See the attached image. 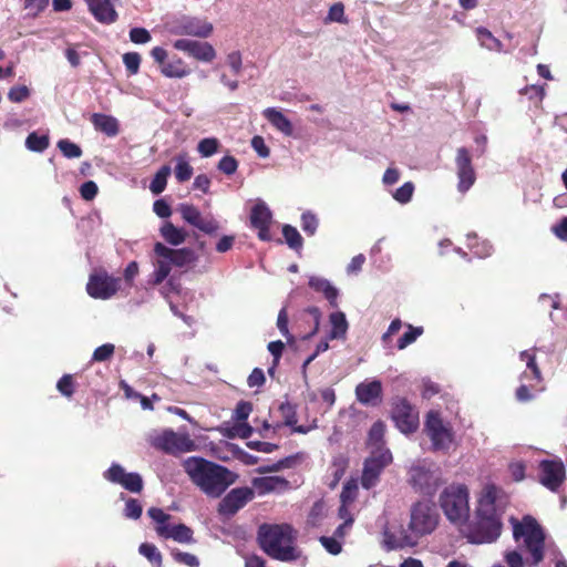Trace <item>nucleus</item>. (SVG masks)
<instances>
[{
    "label": "nucleus",
    "mask_w": 567,
    "mask_h": 567,
    "mask_svg": "<svg viewBox=\"0 0 567 567\" xmlns=\"http://www.w3.org/2000/svg\"><path fill=\"white\" fill-rule=\"evenodd\" d=\"M513 537L518 549L508 550L504 559L508 567L538 566L545 556V532L539 523L530 515L522 520L512 518Z\"/></svg>",
    "instance_id": "1"
},
{
    "label": "nucleus",
    "mask_w": 567,
    "mask_h": 567,
    "mask_svg": "<svg viewBox=\"0 0 567 567\" xmlns=\"http://www.w3.org/2000/svg\"><path fill=\"white\" fill-rule=\"evenodd\" d=\"M183 467L190 481L209 497H219L236 477L225 466L203 457L190 456L183 462Z\"/></svg>",
    "instance_id": "2"
},
{
    "label": "nucleus",
    "mask_w": 567,
    "mask_h": 567,
    "mask_svg": "<svg viewBox=\"0 0 567 567\" xmlns=\"http://www.w3.org/2000/svg\"><path fill=\"white\" fill-rule=\"evenodd\" d=\"M497 489L494 485L484 487L476 507V522L468 526L466 538L472 544H491L502 532V522L496 507Z\"/></svg>",
    "instance_id": "3"
},
{
    "label": "nucleus",
    "mask_w": 567,
    "mask_h": 567,
    "mask_svg": "<svg viewBox=\"0 0 567 567\" xmlns=\"http://www.w3.org/2000/svg\"><path fill=\"white\" fill-rule=\"evenodd\" d=\"M260 548L272 559L291 563L301 559L302 551L296 546L295 530L287 524L261 525L258 530Z\"/></svg>",
    "instance_id": "4"
},
{
    "label": "nucleus",
    "mask_w": 567,
    "mask_h": 567,
    "mask_svg": "<svg viewBox=\"0 0 567 567\" xmlns=\"http://www.w3.org/2000/svg\"><path fill=\"white\" fill-rule=\"evenodd\" d=\"M440 506L453 524H463L470 517L468 489L463 484H452L440 495Z\"/></svg>",
    "instance_id": "5"
},
{
    "label": "nucleus",
    "mask_w": 567,
    "mask_h": 567,
    "mask_svg": "<svg viewBox=\"0 0 567 567\" xmlns=\"http://www.w3.org/2000/svg\"><path fill=\"white\" fill-rule=\"evenodd\" d=\"M424 432L431 441L434 452H449L454 445L455 433L452 424L441 417L436 411H430L424 422Z\"/></svg>",
    "instance_id": "6"
},
{
    "label": "nucleus",
    "mask_w": 567,
    "mask_h": 567,
    "mask_svg": "<svg viewBox=\"0 0 567 567\" xmlns=\"http://www.w3.org/2000/svg\"><path fill=\"white\" fill-rule=\"evenodd\" d=\"M147 514L156 524L155 530L161 538L173 539L181 544L194 543L193 530L182 523L172 524L171 515L162 508L151 507Z\"/></svg>",
    "instance_id": "7"
},
{
    "label": "nucleus",
    "mask_w": 567,
    "mask_h": 567,
    "mask_svg": "<svg viewBox=\"0 0 567 567\" xmlns=\"http://www.w3.org/2000/svg\"><path fill=\"white\" fill-rule=\"evenodd\" d=\"M409 474L413 487L427 496L433 495L441 483L439 468L425 461L413 464Z\"/></svg>",
    "instance_id": "8"
},
{
    "label": "nucleus",
    "mask_w": 567,
    "mask_h": 567,
    "mask_svg": "<svg viewBox=\"0 0 567 567\" xmlns=\"http://www.w3.org/2000/svg\"><path fill=\"white\" fill-rule=\"evenodd\" d=\"M213 24L205 19L183 16L167 24V30L174 35H190L208 38L213 32Z\"/></svg>",
    "instance_id": "9"
},
{
    "label": "nucleus",
    "mask_w": 567,
    "mask_h": 567,
    "mask_svg": "<svg viewBox=\"0 0 567 567\" xmlns=\"http://www.w3.org/2000/svg\"><path fill=\"white\" fill-rule=\"evenodd\" d=\"M152 444L156 449L173 455L192 452L196 447L195 442L187 433H176L172 430H166L155 436Z\"/></svg>",
    "instance_id": "10"
},
{
    "label": "nucleus",
    "mask_w": 567,
    "mask_h": 567,
    "mask_svg": "<svg viewBox=\"0 0 567 567\" xmlns=\"http://www.w3.org/2000/svg\"><path fill=\"white\" fill-rule=\"evenodd\" d=\"M120 285L121 278L110 276L105 271H95L89 278L86 291L94 299L106 300L117 292Z\"/></svg>",
    "instance_id": "11"
},
{
    "label": "nucleus",
    "mask_w": 567,
    "mask_h": 567,
    "mask_svg": "<svg viewBox=\"0 0 567 567\" xmlns=\"http://www.w3.org/2000/svg\"><path fill=\"white\" fill-rule=\"evenodd\" d=\"M392 461L390 450H382L372 452L371 456L364 462L363 472L361 476V485L365 489L374 487L383 468Z\"/></svg>",
    "instance_id": "12"
},
{
    "label": "nucleus",
    "mask_w": 567,
    "mask_h": 567,
    "mask_svg": "<svg viewBox=\"0 0 567 567\" xmlns=\"http://www.w3.org/2000/svg\"><path fill=\"white\" fill-rule=\"evenodd\" d=\"M103 478L112 484L122 486L131 493H141L144 486L142 476L136 472H126L118 463H112L104 471Z\"/></svg>",
    "instance_id": "13"
},
{
    "label": "nucleus",
    "mask_w": 567,
    "mask_h": 567,
    "mask_svg": "<svg viewBox=\"0 0 567 567\" xmlns=\"http://www.w3.org/2000/svg\"><path fill=\"white\" fill-rule=\"evenodd\" d=\"M437 525V516L425 503H417L412 507L410 529L417 536L432 533Z\"/></svg>",
    "instance_id": "14"
},
{
    "label": "nucleus",
    "mask_w": 567,
    "mask_h": 567,
    "mask_svg": "<svg viewBox=\"0 0 567 567\" xmlns=\"http://www.w3.org/2000/svg\"><path fill=\"white\" fill-rule=\"evenodd\" d=\"M539 483L551 492H557L566 478L564 463L559 458L543 460L538 466Z\"/></svg>",
    "instance_id": "15"
},
{
    "label": "nucleus",
    "mask_w": 567,
    "mask_h": 567,
    "mask_svg": "<svg viewBox=\"0 0 567 567\" xmlns=\"http://www.w3.org/2000/svg\"><path fill=\"white\" fill-rule=\"evenodd\" d=\"M392 420L400 432L404 434L415 432L419 425L417 414L404 399H400L394 403L392 409Z\"/></svg>",
    "instance_id": "16"
},
{
    "label": "nucleus",
    "mask_w": 567,
    "mask_h": 567,
    "mask_svg": "<svg viewBox=\"0 0 567 567\" xmlns=\"http://www.w3.org/2000/svg\"><path fill=\"white\" fill-rule=\"evenodd\" d=\"M252 498L254 489L250 487L234 488L220 501L218 513L224 516H233Z\"/></svg>",
    "instance_id": "17"
},
{
    "label": "nucleus",
    "mask_w": 567,
    "mask_h": 567,
    "mask_svg": "<svg viewBox=\"0 0 567 567\" xmlns=\"http://www.w3.org/2000/svg\"><path fill=\"white\" fill-rule=\"evenodd\" d=\"M173 47L200 62H212L216 58L214 47L208 42H200L190 39H178Z\"/></svg>",
    "instance_id": "18"
},
{
    "label": "nucleus",
    "mask_w": 567,
    "mask_h": 567,
    "mask_svg": "<svg viewBox=\"0 0 567 567\" xmlns=\"http://www.w3.org/2000/svg\"><path fill=\"white\" fill-rule=\"evenodd\" d=\"M154 252L156 255L154 271L152 272L148 282L153 286H157L168 277L174 264L169 255L171 248L164 244L156 243L154 246Z\"/></svg>",
    "instance_id": "19"
},
{
    "label": "nucleus",
    "mask_w": 567,
    "mask_h": 567,
    "mask_svg": "<svg viewBox=\"0 0 567 567\" xmlns=\"http://www.w3.org/2000/svg\"><path fill=\"white\" fill-rule=\"evenodd\" d=\"M455 164L458 177L457 189L464 194L474 185L476 179L467 148L460 147L457 150Z\"/></svg>",
    "instance_id": "20"
},
{
    "label": "nucleus",
    "mask_w": 567,
    "mask_h": 567,
    "mask_svg": "<svg viewBox=\"0 0 567 567\" xmlns=\"http://www.w3.org/2000/svg\"><path fill=\"white\" fill-rule=\"evenodd\" d=\"M272 214L265 202H257L251 208L250 223L251 226L258 229V237L262 241L271 239L269 226L271 223Z\"/></svg>",
    "instance_id": "21"
},
{
    "label": "nucleus",
    "mask_w": 567,
    "mask_h": 567,
    "mask_svg": "<svg viewBox=\"0 0 567 567\" xmlns=\"http://www.w3.org/2000/svg\"><path fill=\"white\" fill-rule=\"evenodd\" d=\"M357 400L363 405H378L382 396V383L379 380L361 382L355 386Z\"/></svg>",
    "instance_id": "22"
},
{
    "label": "nucleus",
    "mask_w": 567,
    "mask_h": 567,
    "mask_svg": "<svg viewBox=\"0 0 567 567\" xmlns=\"http://www.w3.org/2000/svg\"><path fill=\"white\" fill-rule=\"evenodd\" d=\"M115 1L116 0H85L92 16L104 24H111L117 19V13L114 9Z\"/></svg>",
    "instance_id": "23"
},
{
    "label": "nucleus",
    "mask_w": 567,
    "mask_h": 567,
    "mask_svg": "<svg viewBox=\"0 0 567 567\" xmlns=\"http://www.w3.org/2000/svg\"><path fill=\"white\" fill-rule=\"evenodd\" d=\"M254 492L259 495H266L271 492H279L287 489L289 482L281 476H260L254 477L251 481Z\"/></svg>",
    "instance_id": "24"
},
{
    "label": "nucleus",
    "mask_w": 567,
    "mask_h": 567,
    "mask_svg": "<svg viewBox=\"0 0 567 567\" xmlns=\"http://www.w3.org/2000/svg\"><path fill=\"white\" fill-rule=\"evenodd\" d=\"M309 287L321 292L332 308H338L339 290L328 279L319 276H310Z\"/></svg>",
    "instance_id": "25"
},
{
    "label": "nucleus",
    "mask_w": 567,
    "mask_h": 567,
    "mask_svg": "<svg viewBox=\"0 0 567 567\" xmlns=\"http://www.w3.org/2000/svg\"><path fill=\"white\" fill-rule=\"evenodd\" d=\"M415 544L416 540H414L404 530H400L399 535L391 532L389 527H385L383 530V547L388 551L401 549L404 547H413Z\"/></svg>",
    "instance_id": "26"
},
{
    "label": "nucleus",
    "mask_w": 567,
    "mask_h": 567,
    "mask_svg": "<svg viewBox=\"0 0 567 567\" xmlns=\"http://www.w3.org/2000/svg\"><path fill=\"white\" fill-rule=\"evenodd\" d=\"M264 117L285 136L293 134V126L291 121L276 107H267L262 111Z\"/></svg>",
    "instance_id": "27"
},
{
    "label": "nucleus",
    "mask_w": 567,
    "mask_h": 567,
    "mask_svg": "<svg viewBox=\"0 0 567 567\" xmlns=\"http://www.w3.org/2000/svg\"><path fill=\"white\" fill-rule=\"evenodd\" d=\"M91 122L95 130L104 133L109 137H114L120 132L118 121L114 116L94 113L91 117Z\"/></svg>",
    "instance_id": "28"
},
{
    "label": "nucleus",
    "mask_w": 567,
    "mask_h": 567,
    "mask_svg": "<svg viewBox=\"0 0 567 567\" xmlns=\"http://www.w3.org/2000/svg\"><path fill=\"white\" fill-rule=\"evenodd\" d=\"M329 322L331 326L330 332L328 334L329 340L334 339H346L349 323L346 318V315L342 311H334L329 316Z\"/></svg>",
    "instance_id": "29"
},
{
    "label": "nucleus",
    "mask_w": 567,
    "mask_h": 567,
    "mask_svg": "<svg viewBox=\"0 0 567 567\" xmlns=\"http://www.w3.org/2000/svg\"><path fill=\"white\" fill-rule=\"evenodd\" d=\"M161 73L169 79H183L190 74V69L178 56H174L161 66Z\"/></svg>",
    "instance_id": "30"
},
{
    "label": "nucleus",
    "mask_w": 567,
    "mask_h": 567,
    "mask_svg": "<svg viewBox=\"0 0 567 567\" xmlns=\"http://www.w3.org/2000/svg\"><path fill=\"white\" fill-rule=\"evenodd\" d=\"M384 434H385V424L382 421H377L372 424L369 434H368V445L372 452H379L382 450H388L384 446Z\"/></svg>",
    "instance_id": "31"
},
{
    "label": "nucleus",
    "mask_w": 567,
    "mask_h": 567,
    "mask_svg": "<svg viewBox=\"0 0 567 567\" xmlns=\"http://www.w3.org/2000/svg\"><path fill=\"white\" fill-rule=\"evenodd\" d=\"M467 247L477 258H487L494 251L493 245L486 239L480 240L475 233L467 235Z\"/></svg>",
    "instance_id": "32"
},
{
    "label": "nucleus",
    "mask_w": 567,
    "mask_h": 567,
    "mask_svg": "<svg viewBox=\"0 0 567 567\" xmlns=\"http://www.w3.org/2000/svg\"><path fill=\"white\" fill-rule=\"evenodd\" d=\"M519 359L526 363L527 370L530 371V373L527 371L523 372L520 378L523 380H534L536 382H540L542 372L536 363L535 353L530 350H524L519 353Z\"/></svg>",
    "instance_id": "33"
},
{
    "label": "nucleus",
    "mask_w": 567,
    "mask_h": 567,
    "mask_svg": "<svg viewBox=\"0 0 567 567\" xmlns=\"http://www.w3.org/2000/svg\"><path fill=\"white\" fill-rule=\"evenodd\" d=\"M159 231L162 237L173 246H178L186 239V231L174 226L171 221H165Z\"/></svg>",
    "instance_id": "34"
},
{
    "label": "nucleus",
    "mask_w": 567,
    "mask_h": 567,
    "mask_svg": "<svg viewBox=\"0 0 567 567\" xmlns=\"http://www.w3.org/2000/svg\"><path fill=\"white\" fill-rule=\"evenodd\" d=\"M476 37L481 44V47L495 52L503 51V44L502 42L496 39L492 32L483 27H480L476 29Z\"/></svg>",
    "instance_id": "35"
},
{
    "label": "nucleus",
    "mask_w": 567,
    "mask_h": 567,
    "mask_svg": "<svg viewBox=\"0 0 567 567\" xmlns=\"http://www.w3.org/2000/svg\"><path fill=\"white\" fill-rule=\"evenodd\" d=\"M175 267H186L196 261L197 256L190 248L172 249L169 252Z\"/></svg>",
    "instance_id": "36"
},
{
    "label": "nucleus",
    "mask_w": 567,
    "mask_h": 567,
    "mask_svg": "<svg viewBox=\"0 0 567 567\" xmlns=\"http://www.w3.org/2000/svg\"><path fill=\"white\" fill-rule=\"evenodd\" d=\"M50 144L48 134H39L38 132H31L25 138V147L35 153L44 152Z\"/></svg>",
    "instance_id": "37"
},
{
    "label": "nucleus",
    "mask_w": 567,
    "mask_h": 567,
    "mask_svg": "<svg viewBox=\"0 0 567 567\" xmlns=\"http://www.w3.org/2000/svg\"><path fill=\"white\" fill-rule=\"evenodd\" d=\"M171 172L172 169L168 165H164L157 171L150 184V189L154 195H159L164 192Z\"/></svg>",
    "instance_id": "38"
},
{
    "label": "nucleus",
    "mask_w": 567,
    "mask_h": 567,
    "mask_svg": "<svg viewBox=\"0 0 567 567\" xmlns=\"http://www.w3.org/2000/svg\"><path fill=\"white\" fill-rule=\"evenodd\" d=\"M175 177L179 183L188 181L193 175V167L188 163L185 155H177L175 157Z\"/></svg>",
    "instance_id": "39"
},
{
    "label": "nucleus",
    "mask_w": 567,
    "mask_h": 567,
    "mask_svg": "<svg viewBox=\"0 0 567 567\" xmlns=\"http://www.w3.org/2000/svg\"><path fill=\"white\" fill-rule=\"evenodd\" d=\"M406 328L408 330L398 340L396 348L399 350H404L410 344L414 343L424 331L422 327H414L412 324H406Z\"/></svg>",
    "instance_id": "40"
},
{
    "label": "nucleus",
    "mask_w": 567,
    "mask_h": 567,
    "mask_svg": "<svg viewBox=\"0 0 567 567\" xmlns=\"http://www.w3.org/2000/svg\"><path fill=\"white\" fill-rule=\"evenodd\" d=\"M282 235L285 237L287 245L291 249L299 250L302 248L303 239L296 227L291 225H285L282 227Z\"/></svg>",
    "instance_id": "41"
},
{
    "label": "nucleus",
    "mask_w": 567,
    "mask_h": 567,
    "mask_svg": "<svg viewBox=\"0 0 567 567\" xmlns=\"http://www.w3.org/2000/svg\"><path fill=\"white\" fill-rule=\"evenodd\" d=\"M138 551L155 567H159L162 565V555L154 544L143 543L140 545Z\"/></svg>",
    "instance_id": "42"
},
{
    "label": "nucleus",
    "mask_w": 567,
    "mask_h": 567,
    "mask_svg": "<svg viewBox=\"0 0 567 567\" xmlns=\"http://www.w3.org/2000/svg\"><path fill=\"white\" fill-rule=\"evenodd\" d=\"M178 210L186 223L194 227L198 225L202 214L194 205L181 204Z\"/></svg>",
    "instance_id": "43"
},
{
    "label": "nucleus",
    "mask_w": 567,
    "mask_h": 567,
    "mask_svg": "<svg viewBox=\"0 0 567 567\" xmlns=\"http://www.w3.org/2000/svg\"><path fill=\"white\" fill-rule=\"evenodd\" d=\"M56 146L66 158H79L82 156L81 147L68 138L60 140Z\"/></svg>",
    "instance_id": "44"
},
{
    "label": "nucleus",
    "mask_w": 567,
    "mask_h": 567,
    "mask_svg": "<svg viewBox=\"0 0 567 567\" xmlns=\"http://www.w3.org/2000/svg\"><path fill=\"white\" fill-rule=\"evenodd\" d=\"M319 219L316 214L310 210L301 215V228L308 236H313L317 233Z\"/></svg>",
    "instance_id": "45"
},
{
    "label": "nucleus",
    "mask_w": 567,
    "mask_h": 567,
    "mask_svg": "<svg viewBox=\"0 0 567 567\" xmlns=\"http://www.w3.org/2000/svg\"><path fill=\"white\" fill-rule=\"evenodd\" d=\"M114 352L115 346L113 343H104L93 351L91 363L109 361Z\"/></svg>",
    "instance_id": "46"
},
{
    "label": "nucleus",
    "mask_w": 567,
    "mask_h": 567,
    "mask_svg": "<svg viewBox=\"0 0 567 567\" xmlns=\"http://www.w3.org/2000/svg\"><path fill=\"white\" fill-rule=\"evenodd\" d=\"M219 147V141L216 137H206L199 141L197 151L203 157H210Z\"/></svg>",
    "instance_id": "47"
},
{
    "label": "nucleus",
    "mask_w": 567,
    "mask_h": 567,
    "mask_svg": "<svg viewBox=\"0 0 567 567\" xmlns=\"http://www.w3.org/2000/svg\"><path fill=\"white\" fill-rule=\"evenodd\" d=\"M279 411L284 417L286 426H295L297 424V410L289 401H285L279 405Z\"/></svg>",
    "instance_id": "48"
},
{
    "label": "nucleus",
    "mask_w": 567,
    "mask_h": 567,
    "mask_svg": "<svg viewBox=\"0 0 567 567\" xmlns=\"http://www.w3.org/2000/svg\"><path fill=\"white\" fill-rule=\"evenodd\" d=\"M414 193V184L412 182H406L402 186H400L393 194V198L400 204H408L413 196Z\"/></svg>",
    "instance_id": "49"
},
{
    "label": "nucleus",
    "mask_w": 567,
    "mask_h": 567,
    "mask_svg": "<svg viewBox=\"0 0 567 567\" xmlns=\"http://www.w3.org/2000/svg\"><path fill=\"white\" fill-rule=\"evenodd\" d=\"M358 494V484L355 481H348L343 487L342 492L340 494V502L343 504L351 505L354 499L357 498Z\"/></svg>",
    "instance_id": "50"
},
{
    "label": "nucleus",
    "mask_w": 567,
    "mask_h": 567,
    "mask_svg": "<svg viewBox=\"0 0 567 567\" xmlns=\"http://www.w3.org/2000/svg\"><path fill=\"white\" fill-rule=\"evenodd\" d=\"M143 507L140 501L127 498L125 502L124 516L130 519H138L142 515Z\"/></svg>",
    "instance_id": "51"
},
{
    "label": "nucleus",
    "mask_w": 567,
    "mask_h": 567,
    "mask_svg": "<svg viewBox=\"0 0 567 567\" xmlns=\"http://www.w3.org/2000/svg\"><path fill=\"white\" fill-rule=\"evenodd\" d=\"M277 328L289 343L295 340L293 336L290 333L288 329V313L286 308H282L278 313Z\"/></svg>",
    "instance_id": "52"
},
{
    "label": "nucleus",
    "mask_w": 567,
    "mask_h": 567,
    "mask_svg": "<svg viewBox=\"0 0 567 567\" xmlns=\"http://www.w3.org/2000/svg\"><path fill=\"white\" fill-rule=\"evenodd\" d=\"M217 168L226 175H233L238 168V161L234 156L226 155L220 158Z\"/></svg>",
    "instance_id": "53"
},
{
    "label": "nucleus",
    "mask_w": 567,
    "mask_h": 567,
    "mask_svg": "<svg viewBox=\"0 0 567 567\" xmlns=\"http://www.w3.org/2000/svg\"><path fill=\"white\" fill-rule=\"evenodd\" d=\"M30 96V90L25 85L12 86L8 92L9 101L21 103Z\"/></svg>",
    "instance_id": "54"
},
{
    "label": "nucleus",
    "mask_w": 567,
    "mask_h": 567,
    "mask_svg": "<svg viewBox=\"0 0 567 567\" xmlns=\"http://www.w3.org/2000/svg\"><path fill=\"white\" fill-rule=\"evenodd\" d=\"M123 63L130 74H136L140 70L141 55L136 52H128L123 55Z\"/></svg>",
    "instance_id": "55"
},
{
    "label": "nucleus",
    "mask_w": 567,
    "mask_h": 567,
    "mask_svg": "<svg viewBox=\"0 0 567 567\" xmlns=\"http://www.w3.org/2000/svg\"><path fill=\"white\" fill-rule=\"evenodd\" d=\"M58 391L66 398H71L74 393V383L71 374H64L56 383Z\"/></svg>",
    "instance_id": "56"
},
{
    "label": "nucleus",
    "mask_w": 567,
    "mask_h": 567,
    "mask_svg": "<svg viewBox=\"0 0 567 567\" xmlns=\"http://www.w3.org/2000/svg\"><path fill=\"white\" fill-rule=\"evenodd\" d=\"M152 39L151 33L144 28H132L130 30V40L136 44H145Z\"/></svg>",
    "instance_id": "57"
},
{
    "label": "nucleus",
    "mask_w": 567,
    "mask_h": 567,
    "mask_svg": "<svg viewBox=\"0 0 567 567\" xmlns=\"http://www.w3.org/2000/svg\"><path fill=\"white\" fill-rule=\"evenodd\" d=\"M319 540L321 545L324 547V549L331 555H338L342 550L341 543L334 536H321Z\"/></svg>",
    "instance_id": "58"
},
{
    "label": "nucleus",
    "mask_w": 567,
    "mask_h": 567,
    "mask_svg": "<svg viewBox=\"0 0 567 567\" xmlns=\"http://www.w3.org/2000/svg\"><path fill=\"white\" fill-rule=\"evenodd\" d=\"M196 228H198L199 230L206 233V234H214L218 230L219 228V225L217 223V220L212 217V216H207V217H204L202 216L198 225L196 226Z\"/></svg>",
    "instance_id": "59"
},
{
    "label": "nucleus",
    "mask_w": 567,
    "mask_h": 567,
    "mask_svg": "<svg viewBox=\"0 0 567 567\" xmlns=\"http://www.w3.org/2000/svg\"><path fill=\"white\" fill-rule=\"evenodd\" d=\"M251 411H252V405H251L250 402L240 401L236 405V409H235V412H234V417L238 422H244V421H246L248 419V416L251 413Z\"/></svg>",
    "instance_id": "60"
},
{
    "label": "nucleus",
    "mask_w": 567,
    "mask_h": 567,
    "mask_svg": "<svg viewBox=\"0 0 567 567\" xmlns=\"http://www.w3.org/2000/svg\"><path fill=\"white\" fill-rule=\"evenodd\" d=\"M173 557L177 563L184 564L188 567H197L199 565L198 558L189 553L185 551H174Z\"/></svg>",
    "instance_id": "61"
},
{
    "label": "nucleus",
    "mask_w": 567,
    "mask_h": 567,
    "mask_svg": "<svg viewBox=\"0 0 567 567\" xmlns=\"http://www.w3.org/2000/svg\"><path fill=\"white\" fill-rule=\"evenodd\" d=\"M327 20L333 22H346L344 6L341 2L332 4L329 9Z\"/></svg>",
    "instance_id": "62"
},
{
    "label": "nucleus",
    "mask_w": 567,
    "mask_h": 567,
    "mask_svg": "<svg viewBox=\"0 0 567 567\" xmlns=\"http://www.w3.org/2000/svg\"><path fill=\"white\" fill-rule=\"evenodd\" d=\"M227 64L229 65L231 72L235 75H238L243 69V59L239 51H233L227 55Z\"/></svg>",
    "instance_id": "63"
},
{
    "label": "nucleus",
    "mask_w": 567,
    "mask_h": 567,
    "mask_svg": "<svg viewBox=\"0 0 567 567\" xmlns=\"http://www.w3.org/2000/svg\"><path fill=\"white\" fill-rule=\"evenodd\" d=\"M99 188L95 182L87 181L80 187V194L83 199L92 200L97 195Z\"/></svg>",
    "instance_id": "64"
}]
</instances>
